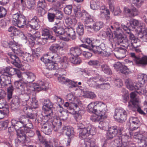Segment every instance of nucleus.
<instances>
[{
    "label": "nucleus",
    "instance_id": "nucleus-51",
    "mask_svg": "<svg viewBox=\"0 0 147 147\" xmlns=\"http://www.w3.org/2000/svg\"><path fill=\"white\" fill-rule=\"evenodd\" d=\"M84 95L83 96L86 98L93 99L96 96V95L94 93L91 92H84L83 91Z\"/></svg>",
    "mask_w": 147,
    "mask_h": 147
},
{
    "label": "nucleus",
    "instance_id": "nucleus-41",
    "mask_svg": "<svg viewBox=\"0 0 147 147\" xmlns=\"http://www.w3.org/2000/svg\"><path fill=\"white\" fill-rule=\"evenodd\" d=\"M138 100H137L136 102V105L132 106L133 108L132 109H129L134 111H137L139 113L142 114H145V113L141 109L140 107V102L138 103Z\"/></svg>",
    "mask_w": 147,
    "mask_h": 147
},
{
    "label": "nucleus",
    "instance_id": "nucleus-31",
    "mask_svg": "<svg viewBox=\"0 0 147 147\" xmlns=\"http://www.w3.org/2000/svg\"><path fill=\"white\" fill-rule=\"evenodd\" d=\"M17 135L18 140L22 144L27 143V138L23 130H20V132H17Z\"/></svg>",
    "mask_w": 147,
    "mask_h": 147
},
{
    "label": "nucleus",
    "instance_id": "nucleus-16",
    "mask_svg": "<svg viewBox=\"0 0 147 147\" xmlns=\"http://www.w3.org/2000/svg\"><path fill=\"white\" fill-rule=\"evenodd\" d=\"M131 24L134 28L135 26L137 27L138 29V30L140 33H142L146 32V30L145 27V25L144 23L139 22L138 20L135 19H132L131 22Z\"/></svg>",
    "mask_w": 147,
    "mask_h": 147
},
{
    "label": "nucleus",
    "instance_id": "nucleus-46",
    "mask_svg": "<svg viewBox=\"0 0 147 147\" xmlns=\"http://www.w3.org/2000/svg\"><path fill=\"white\" fill-rule=\"evenodd\" d=\"M80 147H98L95 144L94 139L90 141L89 142H87L85 144H82Z\"/></svg>",
    "mask_w": 147,
    "mask_h": 147
},
{
    "label": "nucleus",
    "instance_id": "nucleus-50",
    "mask_svg": "<svg viewBox=\"0 0 147 147\" xmlns=\"http://www.w3.org/2000/svg\"><path fill=\"white\" fill-rule=\"evenodd\" d=\"M25 125L21 122L19 121H18L17 123L15 125L14 128L16 130H18V132H20V131L23 130V131L24 130V128H25Z\"/></svg>",
    "mask_w": 147,
    "mask_h": 147
},
{
    "label": "nucleus",
    "instance_id": "nucleus-13",
    "mask_svg": "<svg viewBox=\"0 0 147 147\" xmlns=\"http://www.w3.org/2000/svg\"><path fill=\"white\" fill-rule=\"evenodd\" d=\"M81 104V102L79 100L75 101L74 102H71L69 103L67 102H66L64 104V106L67 107L69 110L72 111L71 113L74 112H77L80 111V107Z\"/></svg>",
    "mask_w": 147,
    "mask_h": 147
},
{
    "label": "nucleus",
    "instance_id": "nucleus-32",
    "mask_svg": "<svg viewBox=\"0 0 147 147\" xmlns=\"http://www.w3.org/2000/svg\"><path fill=\"white\" fill-rule=\"evenodd\" d=\"M45 55L44 56L43 58H41V60L45 64L46 68L49 70H55L57 69V67L56 64H55L53 62H51V59H49V61L45 62L44 60Z\"/></svg>",
    "mask_w": 147,
    "mask_h": 147
},
{
    "label": "nucleus",
    "instance_id": "nucleus-36",
    "mask_svg": "<svg viewBox=\"0 0 147 147\" xmlns=\"http://www.w3.org/2000/svg\"><path fill=\"white\" fill-rule=\"evenodd\" d=\"M16 69L10 67H7L2 69V72L3 73H7L9 75L11 76L15 74Z\"/></svg>",
    "mask_w": 147,
    "mask_h": 147
},
{
    "label": "nucleus",
    "instance_id": "nucleus-3",
    "mask_svg": "<svg viewBox=\"0 0 147 147\" xmlns=\"http://www.w3.org/2000/svg\"><path fill=\"white\" fill-rule=\"evenodd\" d=\"M45 119L47 120V122L42 125L41 128L45 134H50L53 129L56 131L61 127L62 123L60 119L54 118Z\"/></svg>",
    "mask_w": 147,
    "mask_h": 147
},
{
    "label": "nucleus",
    "instance_id": "nucleus-60",
    "mask_svg": "<svg viewBox=\"0 0 147 147\" xmlns=\"http://www.w3.org/2000/svg\"><path fill=\"white\" fill-rule=\"evenodd\" d=\"M29 36L30 37V39L31 40H32L35 41L36 40L37 38H39L40 37V34L39 32L37 31L33 35L30 34Z\"/></svg>",
    "mask_w": 147,
    "mask_h": 147
},
{
    "label": "nucleus",
    "instance_id": "nucleus-43",
    "mask_svg": "<svg viewBox=\"0 0 147 147\" xmlns=\"http://www.w3.org/2000/svg\"><path fill=\"white\" fill-rule=\"evenodd\" d=\"M103 23L102 22L98 21L94 23L92 26V28L95 31H98L102 27Z\"/></svg>",
    "mask_w": 147,
    "mask_h": 147
},
{
    "label": "nucleus",
    "instance_id": "nucleus-39",
    "mask_svg": "<svg viewBox=\"0 0 147 147\" xmlns=\"http://www.w3.org/2000/svg\"><path fill=\"white\" fill-rule=\"evenodd\" d=\"M62 47L60 46L58 44H53L49 47L50 53H52V55L56 54L58 49H61Z\"/></svg>",
    "mask_w": 147,
    "mask_h": 147
},
{
    "label": "nucleus",
    "instance_id": "nucleus-2",
    "mask_svg": "<svg viewBox=\"0 0 147 147\" xmlns=\"http://www.w3.org/2000/svg\"><path fill=\"white\" fill-rule=\"evenodd\" d=\"M138 83H133L131 80L129 78L126 79L125 83L126 87L129 90L137 89V92L140 94H143L146 92V89L147 88L144 85L147 81V76L143 74L138 76Z\"/></svg>",
    "mask_w": 147,
    "mask_h": 147
},
{
    "label": "nucleus",
    "instance_id": "nucleus-9",
    "mask_svg": "<svg viewBox=\"0 0 147 147\" xmlns=\"http://www.w3.org/2000/svg\"><path fill=\"white\" fill-rule=\"evenodd\" d=\"M43 104L42 109L45 114V119H48V118H54L52 116L53 105L49 99H47L44 100Z\"/></svg>",
    "mask_w": 147,
    "mask_h": 147
},
{
    "label": "nucleus",
    "instance_id": "nucleus-22",
    "mask_svg": "<svg viewBox=\"0 0 147 147\" xmlns=\"http://www.w3.org/2000/svg\"><path fill=\"white\" fill-rule=\"evenodd\" d=\"M40 21L37 17L34 16L30 22V23L26 24L27 28H31L33 29L38 30L40 27Z\"/></svg>",
    "mask_w": 147,
    "mask_h": 147
},
{
    "label": "nucleus",
    "instance_id": "nucleus-20",
    "mask_svg": "<svg viewBox=\"0 0 147 147\" xmlns=\"http://www.w3.org/2000/svg\"><path fill=\"white\" fill-rule=\"evenodd\" d=\"M147 135V132L146 131L136 132L134 133V138L138 140V143L141 144V146L143 143H145V140L146 139V136Z\"/></svg>",
    "mask_w": 147,
    "mask_h": 147
},
{
    "label": "nucleus",
    "instance_id": "nucleus-58",
    "mask_svg": "<svg viewBox=\"0 0 147 147\" xmlns=\"http://www.w3.org/2000/svg\"><path fill=\"white\" fill-rule=\"evenodd\" d=\"M84 20L85 24H90L93 22V19L92 17L89 15L86 16Z\"/></svg>",
    "mask_w": 147,
    "mask_h": 147
},
{
    "label": "nucleus",
    "instance_id": "nucleus-24",
    "mask_svg": "<svg viewBox=\"0 0 147 147\" xmlns=\"http://www.w3.org/2000/svg\"><path fill=\"white\" fill-rule=\"evenodd\" d=\"M0 83L2 88H6L8 86L11 84V77L6 75H1L0 76Z\"/></svg>",
    "mask_w": 147,
    "mask_h": 147
},
{
    "label": "nucleus",
    "instance_id": "nucleus-44",
    "mask_svg": "<svg viewBox=\"0 0 147 147\" xmlns=\"http://www.w3.org/2000/svg\"><path fill=\"white\" fill-rule=\"evenodd\" d=\"M47 40L43 37L42 38H37L36 40L34 41V42L36 44L41 45L45 44L47 42Z\"/></svg>",
    "mask_w": 147,
    "mask_h": 147
},
{
    "label": "nucleus",
    "instance_id": "nucleus-54",
    "mask_svg": "<svg viewBox=\"0 0 147 147\" xmlns=\"http://www.w3.org/2000/svg\"><path fill=\"white\" fill-rule=\"evenodd\" d=\"M9 87L7 88V98L8 100H10L12 97V92L13 90V87L11 84L9 85Z\"/></svg>",
    "mask_w": 147,
    "mask_h": 147
},
{
    "label": "nucleus",
    "instance_id": "nucleus-37",
    "mask_svg": "<svg viewBox=\"0 0 147 147\" xmlns=\"http://www.w3.org/2000/svg\"><path fill=\"white\" fill-rule=\"evenodd\" d=\"M69 113H70L71 112H69L67 110L63 111V108H61L60 109L59 113L61 117L60 119L64 121L66 120L68 118Z\"/></svg>",
    "mask_w": 147,
    "mask_h": 147
},
{
    "label": "nucleus",
    "instance_id": "nucleus-17",
    "mask_svg": "<svg viewBox=\"0 0 147 147\" xmlns=\"http://www.w3.org/2000/svg\"><path fill=\"white\" fill-rule=\"evenodd\" d=\"M114 28L116 29L115 31L114 32V34L118 38L120 39V41L124 39L125 36L123 34V33L121 29L120 24L117 22L114 23Z\"/></svg>",
    "mask_w": 147,
    "mask_h": 147
},
{
    "label": "nucleus",
    "instance_id": "nucleus-23",
    "mask_svg": "<svg viewBox=\"0 0 147 147\" xmlns=\"http://www.w3.org/2000/svg\"><path fill=\"white\" fill-rule=\"evenodd\" d=\"M136 90V91L132 92L130 94V97L131 98L130 100L128 102V107L129 109H132L133 107L132 106L133 105H136V102L138 101V102L139 103V99L137 97L136 93L140 95H142L140 94L137 92V89H134V90Z\"/></svg>",
    "mask_w": 147,
    "mask_h": 147
},
{
    "label": "nucleus",
    "instance_id": "nucleus-11",
    "mask_svg": "<svg viewBox=\"0 0 147 147\" xmlns=\"http://www.w3.org/2000/svg\"><path fill=\"white\" fill-rule=\"evenodd\" d=\"M126 111L122 108L116 109L115 111L114 117L120 122L125 121L127 118Z\"/></svg>",
    "mask_w": 147,
    "mask_h": 147
},
{
    "label": "nucleus",
    "instance_id": "nucleus-18",
    "mask_svg": "<svg viewBox=\"0 0 147 147\" xmlns=\"http://www.w3.org/2000/svg\"><path fill=\"white\" fill-rule=\"evenodd\" d=\"M69 37L72 39L76 38V34L74 30L72 28L70 27L65 29V35H63V40L65 41H68Z\"/></svg>",
    "mask_w": 147,
    "mask_h": 147
},
{
    "label": "nucleus",
    "instance_id": "nucleus-7",
    "mask_svg": "<svg viewBox=\"0 0 147 147\" xmlns=\"http://www.w3.org/2000/svg\"><path fill=\"white\" fill-rule=\"evenodd\" d=\"M120 43H123L125 44L124 46L127 48L135 51L137 52H141L140 42L139 39H137L135 40H132L130 42L127 39L124 37V39L120 41Z\"/></svg>",
    "mask_w": 147,
    "mask_h": 147
},
{
    "label": "nucleus",
    "instance_id": "nucleus-14",
    "mask_svg": "<svg viewBox=\"0 0 147 147\" xmlns=\"http://www.w3.org/2000/svg\"><path fill=\"white\" fill-rule=\"evenodd\" d=\"M130 55L136 64L142 66L147 65V56H144L141 58L139 56H136L134 53H131Z\"/></svg>",
    "mask_w": 147,
    "mask_h": 147
},
{
    "label": "nucleus",
    "instance_id": "nucleus-38",
    "mask_svg": "<svg viewBox=\"0 0 147 147\" xmlns=\"http://www.w3.org/2000/svg\"><path fill=\"white\" fill-rule=\"evenodd\" d=\"M21 58L24 61L27 62H32L33 61V56L31 54L29 53H24Z\"/></svg>",
    "mask_w": 147,
    "mask_h": 147
},
{
    "label": "nucleus",
    "instance_id": "nucleus-25",
    "mask_svg": "<svg viewBox=\"0 0 147 147\" xmlns=\"http://www.w3.org/2000/svg\"><path fill=\"white\" fill-rule=\"evenodd\" d=\"M61 58L56 54L52 55L51 53H48L45 55L44 60L45 62L49 61V59H51L52 61L56 63H60L61 62Z\"/></svg>",
    "mask_w": 147,
    "mask_h": 147
},
{
    "label": "nucleus",
    "instance_id": "nucleus-15",
    "mask_svg": "<svg viewBox=\"0 0 147 147\" xmlns=\"http://www.w3.org/2000/svg\"><path fill=\"white\" fill-rule=\"evenodd\" d=\"M141 124L138 118L132 117L130 118L129 123H128V125H130L129 129L131 130H135L138 128Z\"/></svg>",
    "mask_w": 147,
    "mask_h": 147
},
{
    "label": "nucleus",
    "instance_id": "nucleus-35",
    "mask_svg": "<svg viewBox=\"0 0 147 147\" xmlns=\"http://www.w3.org/2000/svg\"><path fill=\"white\" fill-rule=\"evenodd\" d=\"M82 53V49L81 48L77 47H71L70 50V53L74 56H78Z\"/></svg>",
    "mask_w": 147,
    "mask_h": 147
},
{
    "label": "nucleus",
    "instance_id": "nucleus-6",
    "mask_svg": "<svg viewBox=\"0 0 147 147\" xmlns=\"http://www.w3.org/2000/svg\"><path fill=\"white\" fill-rule=\"evenodd\" d=\"M143 3L142 0H132V5L128 7H125L123 8L124 12L128 14L131 17H134L138 15L139 12L138 9L135 7L133 6V5L140 7Z\"/></svg>",
    "mask_w": 147,
    "mask_h": 147
},
{
    "label": "nucleus",
    "instance_id": "nucleus-28",
    "mask_svg": "<svg viewBox=\"0 0 147 147\" xmlns=\"http://www.w3.org/2000/svg\"><path fill=\"white\" fill-rule=\"evenodd\" d=\"M125 47H120L117 48L115 49V53H114V55L118 59L124 58L126 56L127 51Z\"/></svg>",
    "mask_w": 147,
    "mask_h": 147
},
{
    "label": "nucleus",
    "instance_id": "nucleus-26",
    "mask_svg": "<svg viewBox=\"0 0 147 147\" xmlns=\"http://www.w3.org/2000/svg\"><path fill=\"white\" fill-rule=\"evenodd\" d=\"M118 133V129L116 126L110 127L106 134L107 139L109 140L112 139L117 136Z\"/></svg>",
    "mask_w": 147,
    "mask_h": 147
},
{
    "label": "nucleus",
    "instance_id": "nucleus-27",
    "mask_svg": "<svg viewBox=\"0 0 147 147\" xmlns=\"http://www.w3.org/2000/svg\"><path fill=\"white\" fill-rule=\"evenodd\" d=\"M23 77L24 80V83L26 85L27 83L31 82L34 81L35 78V76L34 74L30 72L24 73ZM26 87L28 88H28L26 86Z\"/></svg>",
    "mask_w": 147,
    "mask_h": 147
},
{
    "label": "nucleus",
    "instance_id": "nucleus-40",
    "mask_svg": "<svg viewBox=\"0 0 147 147\" xmlns=\"http://www.w3.org/2000/svg\"><path fill=\"white\" fill-rule=\"evenodd\" d=\"M96 101L92 102L90 103L87 107V110L90 113H94L96 111Z\"/></svg>",
    "mask_w": 147,
    "mask_h": 147
},
{
    "label": "nucleus",
    "instance_id": "nucleus-49",
    "mask_svg": "<svg viewBox=\"0 0 147 147\" xmlns=\"http://www.w3.org/2000/svg\"><path fill=\"white\" fill-rule=\"evenodd\" d=\"M35 0H27V7L30 9H33L35 7Z\"/></svg>",
    "mask_w": 147,
    "mask_h": 147
},
{
    "label": "nucleus",
    "instance_id": "nucleus-57",
    "mask_svg": "<svg viewBox=\"0 0 147 147\" xmlns=\"http://www.w3.org/2000/svg\"><path fill=\"white\" fill-rule=\"evenodd\" d=\"M123 66L124 65L119 62H117L113 65L114 69L117 71H120L123 68L122 67H123Z\"/></svg>",
    "mask_w": 147,
    "mask_h": 147
},
{
    "label": "nucleus",
    "instance_id": "nucleus-10",
    "mask_svg": "<svg viewBox=\"0 0 147 147\" xmlns=\"http://www.w3.org/2000/svg\"><path fill=\"white\" fill-rule=\"evenodd\" d=\"M61 70L62 71H59L58 73L57 74V77L58 81L63 84L67 83L69 84H71V88L78 86V85L77 84V82L73 81L71 80L66 79L63 76V75H65L66 72L65 69H62Z\"/></svg>",
    "mask_w": 147,
    "mask_h": 147
},
{
    "label": "nucleus",
    "instance_id": "nucleus-53",
    "mask_svg": "<svg viewBox=\"0 0 147 147\" xmlns=\"http://www.w3.org/2000/svg\"><path fill=\"white\" fill-rule=\"evenodd\" d=\"M90 6L91 8L92 9L96 10L98 9L100 7L99 2L98 1L92 2L90 3Z\"/></svg>",
    "mask_w": 147,
    "mask_h": 147
},
{
    "label": "nucleus",
    "instance_id": "nucleus-61",
    "mask_svg": "<svg viewBox=\"0 0 147 147\" xmlns=\"http://www.w3.org/2000/svg\"><path fill=\"white\" fill-rule=\"evenodd\" d=\"M72 7L71 5L66 6L64 9V11L66 14L70 15L71 13Z\"/></svg>",
    "mask_w": 147,
    "mask_h": 147
},
{
    "label": "nucleus",
    "instance_id": "nucleus-52",
    "mask_svg": "<svg viewBox=\"0 0 147 147\" xmlns=\"http://www.w3.org/2000/svg\"><path fill=\"white\" fill-rule=\"evenodd\" d=\"M51 33L49 30L46 28H43L42 30V36L45 39L48 40L49 36H50Z\"/></svg>",
    "mask_w": 147,
    "mask_h": 147
},
{
    "label": "nucleus",
    "instance_id": "nucleus-48",
    "mask_svg": "<svg viewBox=\"0 0 147 147\" xmlns=\"http://www.w3.org/2000/svg\"><path fill=\"white\" fill-rule=\"evenodd\" d=\"M70 61L71 63L74 64H80L81 62L80 59L77 56L72 57L70 58Z\"/></svg>",
    "mask_w": 147,
    "mask_h": 147
},
{
    "label": "nucleus",
    "instance_id": "nucleus-5",
    "mask_svg": "<svg viewBox=\"0 0 147 147\" xmlns=\"http://www.w3.org/2000/svg\"><path fill=\"white\" fill-rule=\"evenodd\" d=\"M96 129L94 126L89 125L85 128L82 127L79 131V137L80 139L84 140V142L83 144H85L87 142L93 140V138H90V135H94L96 133Z\"/></svg>",
    "mask_w": 147,
    "mask_h": 147
},
{
    "label": "nucleus",
    "instance_id": "nucleus-55",
    "mask_svg": "<svg viewBox=\"0 0 147 147\" xmlns=\"http://www.w3.org/2000/svg\"><path fill=\"white\" fill-rule=\"evenodd\" d=\"M102 70L106 74H111V71L109 67L106 64H103L101 65Z\"/></svg>",
    "mask_w": 147,
    "mask_h": 147
},
{
    "label": "nucleus",
    "instance_id": "nucleus-63",
    "mask_svg": "<svg viewBox=\"0 0 147 147\" xmlns=\"http://www.w3.org/2000/svg\"><path fill=\"white\" fill-rule=\"evenodd\" d=\"M123 67L119 71L121 73L125 75L129 74L131 73V71L126 66L124 65Z\"/></svg>",
    "mask_w": 147,
    "mask_h": 147
},
{
    "label": "nucleus",
    "instance_id": "nucleus-33",
    "mask_svg": "<svg viewBox=\"0 0 147 147\" xmlns=\"http://www.w3.org/2000/svg\"><path fill=\"white\" fill-rule=\"evenodd\" d=\"M11 107L12 110L18 108L21 105L20 101L18 97L13 98L11 102Z\"/></svg>",
    "mask_w": 147,
    "mask_h": 147
},
{
    "label": "nucleus",
    "instance_id": "nucleus-21",
    "mask_svg": "<svg viewBox=\"0 0 147 147\" xmlns=\"http://www.w3.org/2000/svg\"><path fill=\"white\" fill-rule=\"evenodd\" d=\"M99 17L101 18L108 20L110 18V12L109 9L107 8L104 5L101 6L99 9Z\"/></svg>",
    "mask_w": 147,
    "mask_h": 147
},
{
    "label": "nucleus",
    "instance_id": "nucleus-62",
    "mask_svg": "<svg viewBox=\"0 0 147 147\" xmlns=\"http://www.w3.org/2000/svg\"><path fill=\"white\" fill-rule=\"evenodd\" d=\"M19 121L25 125L26 123L29 122V119L24 115L21 116L19 118Z\"/></svg>",
    "mask_w": 147,
    "mask_h": 147
},
{
    "label": "nucleus",
    "instance_id": "nucleus-45",
    "mask_svg": "<svg viewBox=\"0 0 147 147\" xmlns=\"http://www.w3.org/2000/svg\"><path fill=\"white\" fill-rule=\"evenodd\" d=\"M76 32L79 35H82L84 32V26L81 23H79L76 28Z\"/></svg>",
    "mask_w": 147,
    "mask_h": 147
},
{
    "label": "nucleus",
    "instance_id": "nucleus-64",
    "mask_svg": "<svg viewBox=\"0 0 147 147\" xmlns=\"http://www.w3.org/2000/svg\"><path fill=\"white\" fill-rule=\"evenodd\" d=\"M88 64L90 66L95 67L99 65V62L97 60H90L88 62Z\"/></svg>",
    "mask_w": 147,
    "mask_h": 147
},
{
    "label": "nucleus",
    "instance_id": "nucleus-42",
    "mask_svg": "<svg viewBox=\"0 0 147 147\" xmlns=\"http://www.w3.org/2000/svg\"><path fill=\"white\" fill-rule=\"evenodd\" d=\"M33 91H37L36 90H31L30 91V90L28 91L30 93L28 94L27 93H26V92H25L24 93H26V94H25L24 95V98L22 99V105L24 106H27V102L30 98V96L29 95L30 94H31L32 92Z\"/></svg>",
    "mask_w": 147,
    "mask_h": 147
},
{
    "label": "nucleus",
    "instance_id": "nucleus-34",
    "mask_svg": "<svg viewBox=\"0 0 147 147\" xmlns=\"http://www.w3.org/2000/svg\"><path fill=\"white\" fill-rule=\"evenodd\" d=\"M95 114L92 115L90 117L91 120L93 122H98L101 119H105L107 118V116H103L100 113H96V112L94 113Z\"/></svg>",
    "mask_w": 147,
    "mask_h": 147
},
{
    "label": "nucleus",
    "instance_id": "nucleus-29",
    "mask_svg": "<svg viewBox=\"0 0 147 147\" xmlns=\"http://www.w3.org/2000/svg\"><path fill=\"white\" fill-rule=\"evenodd\" d=\"M63 129L65 131L66 135L68 137L67 144L69 145L71 142V140H72L74 137V133L73 128H71L69 126H65L63 127Z\"/></svg>",
    "mask_w": 147,
    "mask_h": 147
},
{
    "label": "nucleus",
    "instance_id": "nucleus-30",
    "mask_svg": "<svg viewBox=\"0 0 147 147\" xmlns=\"http://www.w3.org/2000/svg\"><path fill=\"white\" fill-rule=\"evenodd\" d=\"M8 55L9 57L13 60L11 61L12 64L17 67H21V65L20 63L19 58L16 55L13 54L12 53H8Z\"/></svg>",
    "mask_w": 147,
    "mask_h": 147
},
{
    "label": "nucleus",
    "instance_id": "nucleus-12",
    "mask_svg": "<svg viewBox=\"0 0 147 147\" xmlns=\"http://www.w3.org/2000/svg\"><path fill=\"white\" fill-rule=\"evenodd\" d=\"M52 30L55 33L57 36H61V38L63 40V35H65V26L63 23L59 21L58 22H56L55 26L52 28Z\"/></svg>",
    "mask_w": 147,
    "mask_h": 147
},
{
    "label": "nucleus",
    "instance_id": "nucleus-47",
    "mask_svg": "<svg viewBox=\"0 0 147 147\" xmlns=\"http://www.w3.org/2000/svg\"><path fill=\"white\" fill-rule=\"evenodd\" d=\"M104 81V79L99 75H97L96 76L92 77L90 78V83L91 82L93 81L96 83H97V82H102Z\"/></svg>",
    "mask_w": 147,
    "mask_h": 147
},
{
    "label": "nucleus",
    "instance_id": "nucleus-56",
    "mask_svg": "<svg viewBox=\"0 0 147 147\" xmlns=\"http://www.w3.org/2000/svg\"><path fill=\"white\" fill-rule=\"evenodd\" d=\"M0 109V119H3L7 113H8V109L4 108Z\"/></svg>",
    "mask_w": 147,
    "mask_h": 147
},
{
    "label": "nucleus",
    "instance_id": "nucleus-19",
    "mask_svg": "<svg viewBox=\"0 0 147 147\" xmlns=\"http://www.w3.org/2000/svg\"><path fill=\"white\" fill-rule=\"evenodd\" d=\"M96 113H100L103 116H106L105 113L107 110V107L105 103L101 101H96Z\"/></svg>",
    "mask_w": 147,
    "mask_h": 147
},
{
    "label": "nucleus",
    "instance_id": "nucleus-59",
    "mask_svg": "<svg viewBox=\"0 0 147 147\" xmlns=\"http://www.w3.org/2000/svg\"><path fill=\"white\" fill-rule=\"evenodd\" d=\"M54 12L56 19L61 20L63 17V13L61 11L58 10H55Z\"/></svg>",
    "mask_w": 147,
    "mask_h": 147
},
{
    "label": "nucleus",
    "instance_id": "nucleus-4",
    "mask_svg": "<svg viewBox=\"0 0 147 147\" xmlns=\"http://www.w3.org/2000/svg\"><path fill=\"white\" fill-rule=\"evenodd\" d=\"M92 46L94 52L98 53L103 56L108 57L110 54L108 49H106L105 44L102 43L98 39H93Z\"/></svg>",
    "mask_w": 147,
    "mask_h": 147
},
{
    "label": "nucleus",
    "instance_id": "nucleus-1",
    "mask_svg": "<svg viewBox=\"0 0 147 147\" xmlns=\"http://www.w3.org/2000/svg\"><path fill=\"white\" fill-rule=\"evenodd\" d=\"M15 74L19 78V80L14 82V85L18 89L21 94H23L25 92L30 94L28 92L29 90H36L39 92L42 90H45L48 88L47 83L44 82L42 81L38 80L36 83L32 84L31 86L29 88H27L26 85L24 83V80L23 75L24 73H22L17 69H16Z\"/></svg>",
    "mask_w": 147,
    "mask_h": 147
},
{
    "label": "nucleus",
    "instance_id": "nucleus-8",
    "mask_svg": "<svg viewBox=\"0 0 147 147\" xmlns=\"http://www.w3.org/2000/svg\"><path fill=\"white\" fill-rule=\"evenodd\" d=\"M12 22L15 26L22 28L26 24V19L23 15L17 13L12 16Z\"/></svg>",
    "mask_w": 147,
    "mask_h": 147
}]
</instances>
